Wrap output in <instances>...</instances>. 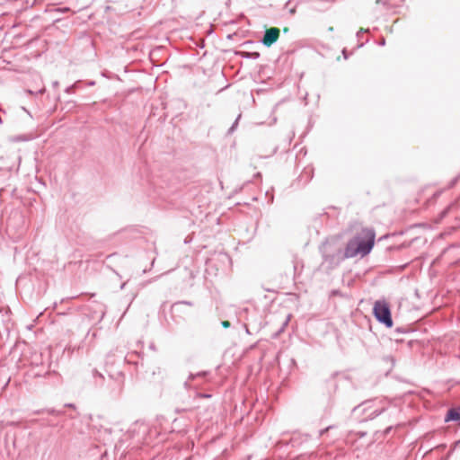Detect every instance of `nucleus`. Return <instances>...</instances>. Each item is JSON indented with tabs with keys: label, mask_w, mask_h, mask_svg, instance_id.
Returning <instances> with one entry per match:
<instances>
[{
	"label": "nucleus",
	"mask_w": 460,
	"mask_h": 460,
	"mask_svg": "<svg viewBox=\"0 0 460 460\" xmlns=\"http://www.w3.org/2000/svg\"><path fill=\"white\" fill-rule=\"evenodd\" d=\"M375 233L371 229H365L360 237L351 240L346 249V255L349 257L360 254L367 255L373 248Z\"/></svg>",
	"instance_id": "obj_1"
},
{
	"label": "nucleus",
	"mask_w": 460,
	"mask_h": 460,
	"mask_svg": "<svg viewBox=\"0 0 460 460\" xmlns=\"http://www.w3.org/2000/svg\"><path fill=\"white\" fill-rule=\"evenodd\" d=\"M374 314L376 318L385 323L387 327L393 326V320L388 304L385 301H376L374 305Z\"/></svg>",
	"instance_id": "obj_2"
},
{
	"label": "nucleus",
	"mask_w": 460,
	"mask_h": 460,
	"mask_svg": "<svg viewBox=\"0 0 460 460\" xmlns=\"http://www.w3.org/2000/svg\"><path fill=\"white\" fill-rule=\"evenodd\" d=\"M363 404H358V406L354 407L352 409V411H351L353 415H357L358 411H362L363 414H365L364 417L359 419L360 422H364V421H367V420H373L376 417H377L378 415H380L385 411L384 408H382V409H373L371 406H369L367 408H363L361 410L360 407Z\"/></svg>",
	"instance_id": "obj_3"
},
{
	"label": "nucleus",
	"mask_w": 460,
	"mask_h": 460,
	"mask_svg": "<svg viewBox=\"0 0 460 460\" xmlns=\"http://www.w3.org/2000/svg\"><path fill=\"white\" fill-rule=\"evenodd\" d=\"M280 31L279 28L271 27L267 29L262 40V42L265 46H271L274 42H276L279 37Z\"/></svg>",
	"instance_id": "obj_4"
},
{
	"label": "nucleus",
	"mask_w": 460,
	"mask_h": 460,
	"mask_svg": "<svg viewBox=\"0 0 460 460\" xmlns=\"http://www.w3.org/2000/svg\"><path fill=\"white\" fill-rule=\"evenodd\" d=\"M444 421H453L460 425V406L450 408L445 416Z\"/></svg>",
	"instance_id": "obj_5"
},
{
	"label": "nucleus",
	"mask_w": 460,
	"mask_h": 460,
	"mask_svg": "<svg viewBox=\"0 0 460 460\" xmlns=\"http://www.w3.org/2000/svg\"><path fill=\"white\" fill-rule=\"evenodd\" d=\"M333 428H334L333 425H329L326 428L320 429L318 432V437L320 438V437L323 436L326 432H328L330 429H332Z\"/></svg>",
	"instance_id": "obj_6"
},
{
	"label": "nucleus",
	"mask_w": 460,
	"mask_h": 460,
	"mask_svg": "<svg viewBox=\"0 0 460 460\" xmlns=\"http://www.w3.org/2000/svg\"><path fill=\"white\" fill-rule=\"evenodd\" d=\"M392 429H393V426H389V427H387V428L383 431V433H382V434H383V436H386V435H388V434L391 432V430H392Z\"/></svg>",
	"instance_id": "obj_7"
},
{
	"label": "nucleus",
	"mask_w": 460,
	"mask_h": 460,
	"mask_svg": "<svg viewBox=\"0 0 460 460\" xmlns=\"http://www.w3.org/2000/svg\"><path fill=\"white\" fill-rule=\"evenodd\" d=\"M222 326L224 328H228L230 326V322L229 321H223L222 322Z\"/></svg>",
	"instance_id": "obj_8"
},
{
	"label": "nucleus",
	"mask_w": 460,
	"mask_h": 460,
	"mask_svg": "<svg viewBox=\"0 0 460 460\" xmlns=\"http://www.w3.org/2000/svg\"><path fill=\"white\" fill-rule=\"evenodd\" d=\"M357 435L359 437V438H363L367 435V432H364V431H358L357 432Z\"/></svg>",
	"instance_id": "obj_9"
},
{
	"label": "nucleus",
	"mask_w": 460,
	"mask_h": 460,
	"mask_svg": "<svg viewBox=\"0 0 460 460\" xmlns=\"http://www.w3.org/2000/svg\"><path fill=\"white\" fill-rule=\"evenodd\" d=\"M302 437L304 438V439L302 440V442H304V441L308 440V438H310V435H309V434H304Z\"/></svg>",
	"instance_id": "obj_10"
},
{
	"label": "nucleus",
	"mask_w": 460,
	"mask_h": 460,
	"mask_svg": "<svg viewBox=\"0 0 460 460\" xmlns=\"http://www.w3.org/2000/svg\"><path fill=\"white\" fill-rule=\"evenodd\" d=\"M459 446H460V439H459V440H457V441H456V442L454 443L453 450H454L456 447H459Z\"/></svg>",
	"instance_id": "obj_11"
},
{
	"label": "nucleus",
	"mask_w": 460,
	"mask_h": 460,
	"mask_svg": "<svg viewBox=\"0 0 460 460\" xmlns=\"http://www.w3.org/2000/svg\"><path fill=\"white\" fill-rule=\"evenodd\" d=\"M296 438H291V443H292L293 445H295V444H296Z\"/></svg>",
	"instance_id": "obj_12"
},
{
	"label": "nucleus",
	"mask_w": 460,
	"mask_h": 460,
	"mask_svg": "<svg viewBox=\"0 0 460 460\" xmlns=\"http://www.w3.org/2000/svg\"><path fill=\"white\" fill-rule=\"evenodd\" d=\"M65 405L75 409V404L69 403V404H65Z\"/></svg>",
	"instance_id": "obj_13"
},
{
	"label": "nucleus",
	"mask_w": 460,
	"mask_h": 460,
	"mask_svg": "<svg viewBox=\"0 0 460 460\" xmlns=\"http://www.w3.org/2000/svg\"><path fill=\"white\" fill-rule=\"evenodd\" d=\"M146 427L144 426L143 427V433H146Z\"/></svg>",
	"instance_id": "obj_14"
}]
</instances>
